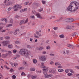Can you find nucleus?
Masks as SVG:
<instances>
[{
    "mask_svg": "<svg viewBox=\"0 0 79 79\" xmlns=\"http://www.w3.org/2000/svg\"><path fill=\"white\" fill-rule=\"evenodd\" d=\"M62 19H63V17H61L59 18V20H56V21H57V22H59V21H60L61 20H62Z\"/></svg>",
    "mask_w": 79,
    "mask_h": 79,
    "instance_id": "nucleus-15",
    "label": "nucleus"
},
{
    "mask_svg": "<svg viewBox=\"0 0 79 79\" xmlns=\"http://www.w3.org/2000/svg\"><path fill=\"white\" fill-rule=\"evenodd\" d=\"M5 38L6 39H10V37L8 36H6L5 37Z\"/></svg>",
    "mask_w": 79,
    "mask_h": 79,
    "instance_id": "nucleus-45",
    "label": "nucleus"
},
{
    "mask_svg": "<svg viewBox=\"0 0 79 79\" xmlns=\"http://www.w3.org/2000/svg\"><path fill=\"white\" fill-rule=\"evenodd\" d=\"M42 3H43V4H44V5H45V4L46 3V2H45V1L42 0Z\"/></svg>",
    "mask_w": 79,
    "mask_h": 79,
    "instance_id": "nucleus-33",
    "label": "nucleus"
},
{
    "mask_svg": "<svg viewBox=\"0 0 79 79\" xmlns=\"http://www.w3.org/2000/svg\"><path fill=\"white\" fill-rule=\"evenodd\" d=\"M27 48H32L31 47V46L28 45L27 46Z\"/></svg>",
    "mask_w": 79,
    "mask_h": 79,
    "instance_id": "nucleus-39",
    "label": "nucleus"
},
{
    "mask_svg": "<svg viewBox=\"0 0 79 79\" xmlns=\"http://www.w3.org/2000/svg\"><path fill=\"white\" fill-rule=\"evenodd\" d=\"M15 44H20V42L19 41H15Z\"/></svg>",
    "mask_w": 79,
    "mask_h": 79,
    "instance_id": "nucleus-32",
    "label": "nucleus"
},
{
    "mask_svg": "<svg viewBox=\"0 0 79 79\" xmlns=\"http://www.w3.org/2000/svg\"><path fill=\"white\" fill-rule=\"evenodd\" d=\"M24 22V21H23V20H22L21 22L20 23V25H21V24H23V23Z\"/></svg>",
    "mask_w": 79,
    "mask_h": 79,
    "instance_id": "nucleus-46",
    "label": "nucleus"
},
{
    "mask_svg": "<svg viewBox=\"0 0 79 79\" xmlns=\"http://www.w3.org/2000/svg\"><path fill=\"white\" fill-rule=\"evenodd\" d=\"M19 7V5H16L15 6L13 7V8H15V9L14 10V11H18V8Z\"/></svg>",
    "mask_w": 79,
    "mask_h": 79,
    "instance_id": "nucleus-4",
    "label": "nucleus"
},
{
    "mask_svg": "<svg viewBox=\"0 0 79 79\" xmlns=\"http://www.w3.org/2000/svg\"><path fill=\"white\" fill-rule=\"evenodd\" d=\"M20 56L18 54H17L16 55V57H17V58H19V57Z\"/></svg>",
    "mask_w": 79,
    "mask_h": 79,
    "instance_id": "nucleus-49",
    "label": "nucleus"
},
{
    "mask_svg": "<svg viewBox=\"0 0 79 79\" xmlns=\"http://www.w3.org/2000/svg\"><path fill=\"white\" fill-rule=\"evenodd\" d=\"M19 32V29H16L15 31L14 34L15 35H16L17 33H18Z\"/></svg>",
    "mask_w": 79,
    "mask_h": 79,
    "instance_id": "nucleus-8",
    "label": "nucleus"
},
{
    "mask_svg": "<svg viewBox=\"0 0 79 79\" xmlns=\"http://www.w3.org/2000/svg\"><path fill=\"white\" fill-rule=\"evenodd\" d=\"M48 69L46 67V66H45V67H44V68L43 69V71H46V70H47V69Z\"/></svg>",
    "mask_w": 79,
    "mask_h": 79,
    "instance_id": "nucleus-24",
    "label": "nucleus"
},
{
    "mask_svg": "<svg viewBox=\"0 0 79 79\" xmlns=\"http://www.w3.org/2000/svg\"><path fill=\"white\" fill-rule=\"evenodd\" d=\"M32 13H33V14H34V15H35V13H36V11L35 10H32Z\"/></svg>",
    "mask_w": 79,
    "mask_h": 79,
    "instance_id": "nucleus-42",
    "label": "nucleus"
},
{
    "mask_svg": "<svg viewBox=\"0 0 79 79\" xmlns=\"http://www.w3.org/2000/svg\"><path fill=\"white\" fill-rule=\"evenodd\" d=\"M59 37L60 38H64V35L63 34L60 35H59Z\"/></svg>",
    "mask_w": 79,
    "mask_h": 79,
    "instance_id": "nucleus-17",
    "label": "nucleus"
},
{
    "mask_svg": "<svg viewBox=\"0 0 79 79\" xmlns=\"http://www.w3.org/2000/svg\"><path fill=\"white\" fill-rule=\"evenodd\" d=\"M10 22L11 23H12L13 22V19H10Z\"/></svg>",
    "mask_w": 79,
    "mask_h": 79,
    "instance_id": "nucleus-35",
    "label": "nucleus"
},
{
    "mask_svg": "<svg viewBox=\"0 0 79 79\" xmlns=\"http://www.w3.org/2000/svg\"><path fill=\"white\" fill-rule=\"evenodd\" d=\"M45 77H46V78H48V77H51L52 76V75H47V74H46L44 75Z\"/></svg>",
    "mask_w": 79,
    "mask_h": 79,
    "instance_id": "nucleus-11",
    "label": "nucleus"
},
{
    "mask_svg": "<svg viewBox=\"0 0 79 79\" xmlns=\"http://www.w3.org/2000/svg\"><path fill=\"white\" fill-rule=\"evenodd\" d=\"M53 63H54L53 61H51L50 62V64H53Z\"/></svg>",
    "mask_w": 79,
    "mask_h": 79,
    "instance_id": "nucleus-62",
    "label": "nucleus"
},
{
    "mask_svg": "<svg viewBox=\"0 0 79 79\" xmlns=\"http://www.w3.org/2000/svg\"><path fill=\"white\" fill-rule=\"evenodd\" d=\"M22 69H23V67H20L18 69L19 70H21Z\"/></svg>",
    "mask_w": 79,
    "mask_h": 79,
    "instance_id": "nucleus-55",
    "label": "nucleus"
},
{
    "mask_svg": "<svg viewBox=\"0 0 79 79\" xmlns=\"http://www.w3.org/2000/svg\"><path fill=\"white\" fill-rule=\"evenodd\" d=\"M69 69H66V70H65V72L66 73H68V72H69Z\"/></svg>",
    "mask_w": 79,
    "mask_h": 79,
    "instance_id": "nucleus-37",
    "label": "nucleus"
},
{
    "mask_svg": "<svg viewBox=\"0 0 79 79\" xmlns=\"http://www.w3.org/2000/svg\"><path fill=\"white\" fill-rule=\"evenodd\" d=\"M19 53L22 56H24L25 57H27L29 55V51L27 49H20L19 52Z\"/></svg>",
    "mask_w": 79,
    "mask_h": 79,
    "instance_id": "nucleus-2",
    "label": "nucleus"
},
{
    "mask_svg": "<svg viewBox=\"0 0 79 79\" xmlns=\"http://www.w3.org/2000/svg\"><path fill=\"white\" fill-rule=\"evenodd\" d=\"M12 8L11 7H9L8 9V11H10V10H11Z\"/></svg>",
    "mask_w": 79,
    "mask_h": 79,
    "instance_id": "nucleus-51",
    "label": "nucleus"
},
{
    "mask_svg": "<svg viewBox=\"0 0 79 79\" xmlns=\"http://www.w3.org/2000/svg\"><path fill=\"white\" fill-rule=\"evenodd\" d=\"M76 33H73L72 34V35L73 36V37H75L76 36Z\"/></svg>",
    "mask_w": 79,
    "mask_h": 79,
    "instance_id": "nucleus-25",
    "label": "nucleus"
},
{
    "mask_svg": "<svg viewBox=\"0 0 79 79\" xmlns=\"http://www.w3.org/2000/svg\"><path fill=\"white\" fill-rule=\"evenodd\" d=\"M20 12H21V13H23V12H24V10L23 9L21 10H20Z\"/></svg>",
    "mask_w": 79,
    "mask_h": 79,
    "instance_id": "nucleus-58",
    "label": "nucleus"
},
{
    "mask_svg": "<svg viewBox=\"0 0 79 79\" xmlns=\"http://www.w3.org/2000/svg\"><path fill=\"white\" fill-rule=\"evenodd\" d=\"M69 70L70 71V73H74V71H73V69H69Z\"/></svg>",
    "mask_w": 79,
    "mask_h": 79,
    "instance_id": "nucleus-26",
    "label": "nucleus"
},
{
    "mask_svg": "<svg viewBox=\"0 0 79 79\" xmlns=\"http://www.w3.org/2000/svg\"><path fill=\"white\" fill-rule=\"evenodd\" d=\"M19 16H18V15H16L15 16V18H19Z\"/></svg>",
    "mask_w": 79,
    "mask_h": 79,
    "instance_id": "nucleus-59",
    "label": "nucleus"
},
{
    "mask_svg": "<svg viewBox=\"0 0 79 79\" xmlns=\"http://www.w3.org/2000/svg\"><path fill=\"white\" fill-rule=\"evenodd\" d=\"M23 63L25 66H26L27 64V61H24Z\"/></svg>",
    "mask_w": 79,
    "mask_h": 79,
    "instance_id": "nucleus-27",
    "label": "nucleus"
},
{
    "mask_svg": "<svg viewBox=\"0 0 79 79\" xmlns=\"http://www.w3.org/2000/svg\"><path fill=\"white\" fill-rule=\"evenodd\" d=\"M41 68H44L45 67V66L44 65H41Z\"/></svg>",
    "mask_w": 79,
    "mask_h": 79,
    "instance_id": "nucleus-54",
    "label": "nucleus"
},
{
    "mask_svg": "<svg viewBox=\"0 0 79 79\" xmlns=\"http://www.w3.org/2000/svg\"><path fill=\"white\" fill-rule=\"evenodd\" d=\"M2 44L4 46H6V45L8 44V43L7 41H3L2 42Z\"/></svg>",
    "mask_w": 79,
    "mask_h": 79,
    "instance_id": "nucleus-7",
    "label": "nucleus"
},
{
    "mask_svg": "<svg viewBox=\"0 0 79 79\" xmlns=\"http://www.w3.org/2000/svg\"><path fill=\"white\" fill-rule=\"evenodd\" d=\"M66 52H67V54L69 55V51L68 50H67Z\"/></svg>",
    "mask_w": 79,
    "mask_h": 79,
    "instance_id": "nucleus-41",
    "label": "nucleus"
},
{
    "mask_svg": "<svg viewBox=\"0 0 79 79\" xmlns=\"http://www.w3.org/2000/svg\"><path fill=\"white\" fill-rule=\"evenodd\" d=\"M29 3V2H26L25 3V5H27V4H28V3Z\"/></svg>",
    "mask_w": 79,
    "mask_h": 79,
    "instance_id": "nucleus-56",
    "label": "nucleus"
},
{
    "mask_svg": "<svg viewBox=\"0 0 79 79\" xmlns=\"http://www.w3.org/2000/svg\"><path fill=\"white\" fill-rule=\"evenodd\" d=\"M75 67L76 68H77V69H79V66H76Z\"/></svg>",
    "mask_w": 79,
    "mask_h": 79,
    "instance_id": "nucleus-61",
    "label": "nucleus"
},
{
    "mask_svg": "<svg viewBox=\"0 0 79 79\" xmlns=\"http://www.w3.org/2000/svg\"><path fill=\"white\" fill-rule=\"evenodd\" d=\"M1 21H5L6 23H7V19H5V18L2 19H1Z\"/></svg>",
    "mask_w": 79,
    "mask_h": 79,
    "instance_id": "nucleus-13",
    "label": "nucleus"
},
{
    "mask_svg": "<svg viewBox=\"0 0 79 79\" xmlns=\"http://www.w3.org/2000/svg\"><path fill=\"white\" fill-rule=\"evenodd\" d=\"M59 64L57 62L56 63H55V65H56V66H58V65Z\"/></svg>",
    "mask_w": 79,
    "mask_h": 79,
    "instance_id": "nucleus-53",
    "label": "nucleus"
},
{
    "mask_svg": "<svg viewBox=\"0 0 79 79\" xmlns=\"http://www.w3.org/2000/svg\"><path fill=\"white\" fill-rule=\"evenodd\" d=\"M55 18V16H52L50 18V19H54Z\"/></svg>",
    "mask_w": 79,
    "mask_h": 79,
    "instance_id": "nucleus-36",
    "label": "nucleus"
},
{
    "mask_svg": "<svg viewBox=\"0 0 79 79\" xmlns=\"http://www.w3.org/2000/svg\"><path fill=\"white\" fill-rule=\"evenodd\" d=\"M70 20L71 22H73V21H74V19H73V18H70Z\"/></svg>",
    "mask_w": 79,
    "mask_h": 79,
    "instance_id": "nucleus-38",
    "label": "nucleus"
},
{
    "mask_svg": "<svg viewBox=\"0 0 79 79\" xmlns=\"http://www.w3.org/2000/svg\"><path fill=\"white\" fill-rule=\"evenodd\" d=\"M39 31H36V34H37L38 36H39V37H40V36H41V34H39Z\"/></svg>",
    "mask_w": 79,
    "mask_h": 79,
    "instance_id": "nucleus-19",
    "label": "nucleus"
},
{
    "mask_svg": "<svg viewBox=\"0 0 79 79\" xmlns=\"http://www.w3.org/2000/svg\"><path fill=\"white\" fill-rule=\"evenodd\" d=\"M52 70V73H55V70Z\"/></svg>",
    "mask_w": 79,
    "mask_h": 79,
    "instance_id": "nucleus-64",
    "label": "nucleus"
},
{
    "mask_svg": "<svg viewBox=\"0 0 79 79\" xmlns=\"http://www.w3.org/2000/svg\"><path fill=\"white\" fill-rule=\"evenodd\" d=\"M13 26V25L12 24H9L6 26V27H10V26Z\"/></svg>",
    "mask_w": 79,
    "mask_h": 79,
    "instance_id": "nucleus-22",
    "label": "nucleus"
},
{
    "mask_svg": "<svg viewBox=\"0 0 79 79\" xmlns=\"http://www.w3.org/2000/svg\"><path fill=\"white\" fill-rule=\"evenodd\" d=\"M43 74L44 75H46L47 74V71L43 70Z\"/></svg>",
    "mask_w": 79,
    "mask_h": 79,
    "instance_id": "nucleus-23",
    "label": "nucleus"
},
{
    "mask_svg": "<svg viewBox=\"0 0 79 79\" xmlns=\"http://www.w3.org/2000/svg\"><path fill=\"white\" fill-rule=\"evenodd\" d=\"M33 61L34 63H36L37 62L36 60L35 59L33 60Z\"/></svg>",
    "mask_w": 79,
    "mask_h": 79,
    "instance_id": "nucleus-29",
    "label": "nucleus"
},
{
    "mask_svg": "<svg viewBox=\"0 0 79 79\" xmlns=\"http://www.w3.org/2000/svg\"><path fill=\"white\" fill-rule=\"evenodd\" d=\"M8 48H9L11 49L13 48V45L12 44H9L8 45Z\"/></svg>",
    "mask_w": 79,
    "mask_h": 79,
    "instance_id": "nucleus-16",
    "label": "nucleus"
},
{
    "mask_svg": "<svg viewBox=\"0 0 79 79\" xmlns=\"http://www.w3.org/2000/svg\"><path fill=\"white\" fill-rule=\"evenodd\" d=\"M43 11V9H40L39 10V11L40 12H41V11Z\"/></svg>",
    "mask_w": 79,
    "mask_h": 79,
    "instance_id": "nucleus-50",
    "label": "nucleus"
},
{
    "mask_svg": "<svg viewBox=\"0 0 79 79\" xmlns=\"http://www.w3.org/2000/svg\"><path fill=\"white\" fill-rule=\"evenodd\" d=\"M67 75L68 76H73V74L70 73H68Z\"/></svg>",
    "mask_w": 79,
    "mask_h": 79,
    "instance_id": "nucleus-28",
    "label": "nucleus"
},
{
    "mask_svg": "<svg viewBox=\"0 0 79 79\" xmlns=\"http://www.w3.org/2000/svg\"><path fill=\"white\" fill-rule=\"evenodd\" d=\"M24 74H25L24 72H23L22 73H21V75H22V76H24Z\"/></svg>",
    "mask_w": 79,
    "mask_h": 79,
    "instance_id": "nucleus-52",
    "label": "nucleus"
},
{
    "mask_svg": "<svg viewBox=\"0 0 79 79\" xmlns=\"http://www.w3.org/2000/svg\"><path fill=\"white\" fill-rule=\"evenodd\" d=\"M30 71H35V69L34 68H32L30 69Z\"/></svg>",
    "mask_w": 79,
    "mask_h": 79,
    "instance_id": "nucleus-40",
    "label": "nucleus"
},
{
    "mask_svg": "<svg viewBox=\"0 0 79 79\" xmlns=\"http://www.w3.org/2000/svg\"><path fill=\"white\" fill-rule=\"evenodd\" d=\"M34 5H35L36 6H39L40 5V4H39V3H37V2H35L34 3H33Z\"/></svg>",
    "mask_w": 79,
    "mask_h": 79,
    "instance_id": "nucleus-9",
    "label": "nucleus"
},
{
    "mask_svg": "<svg viewBox=\"0 0 79 79\" xmlns=\"http://www.w3.org/2000/svg\"><path fill=\"white\" fill-rule=\"evenodd\" d=\"M69 18L65 20V22L67 23H69Z\"/></svg>",
    "mask_w": 79,
    "mask_h": 79,
    "instance_id": "nucleus-21",
    "label": "nucleus"
},
{
    "mask_svg": "<svg viewBox=\"0 0 79 79\" xmlns=\"http://www.w3.org/2000/svg\"><path fill=\"white\" fill-rule=\"evenodd\" d=\"M9 0H5L4 3H2L3 6H5V3H6Z\"/></svg>",
    "mask_w": 79,
    "mask_h": 79,
    "instance_id": "nucleus-14",
    "label": "nucleus"
},
{
    "mask_svg": "<svg viewBox=\"0 0 79 79\" xmlns=\"http://www.w3.org/2000/svg\"><path fill=\"white\" fill-rule=\"evenodd\" d=\"M41 60L42 61H45L47 60V58L44 56H41Z\"/></svg>",
    "mask_w": 79,
    "mask_h": 79,
    "instance_id": "nucleus-3",
    "label": "nucleus"
},
{
    "mask_svg": "<svg viewBox=\"0 0 79 79\" xmlns=\"http://www.w3.org/2000/svg\"><path fill=\"white\" fill-rule=\"evenodd\" d=\"M50 46H48L47 47L46 49L47 50H48V49H50Z\"/></svg>",
    "mask_w": 79,
    "mask_h": 79,
    "instance_id": "nucleus-48",
    "label": "nucleus"
},
{
    "mask_svg": "<svg viewBox=\"0 0 79 79\" xmlns=\"http://www.w3.org/2000/svg\"><path fill=\"white\" fill-rule=\"evenodd\" d=\"M4 66H5V67L6 68V69H10V68H9L8 67H7L6 66V65H5Z\"/></svg>",
    "mask_w": 79,
    "mask_h": 79,
    "instance_id": "nucleus-57",
    "label": "nucleus"
},
{
    "mask_svg": "<svg viewBox=\"0 0 79 79\" xmlns=\"http://www.w3.org/2000/svg\"><path fill=\"white\" fill-rule=\"evenodd\" d=\"M13 4V2L11 1H10L9 2H7L6 3H5V5L6 6H10V5H12Z\"/></svg>",
    "mask_w": 79,
    "mask_h": 79,
    "instance_id": "nucleus-6",
    "label": "nucleus"
},
{
    "mask_svg": "<svg viewBox=\"0 0 79 79\" xmlns=\"http://www.w3.org/2000/svg\"><path fill=\"white\" fill-rule=\"evenodd\" d=\"M63 54H64V55H65V54H66V52H65V51H63Z\"/></svg>",
    "mask_w": 79,
    "mask_h": 79,
    "instance_id": "nucleus-63",
    "label": "nucleus"
},
{
    "mask_svg": "<svg viewBox=\"0 0 79 79\" xmlns=\"http://www.w3.org/2000/svg\"><path fill=\"white\" fill-rule=\"evenodd\" d=\"M58 71L59 73H61V72H63V71H64V70L63 69H58Z\"/></svg>",
    "mask_w": 79,
    "mask_h": 79,
    "instance_id": "nucleus-18",
    "label": "nucleus"
},
{
    "mask_svg": "<svg viewBox=\"0 0 79 79\" xmlns=\"http://www.w3.org/2000/svg\"><path fill=\"white\" fill-rule=\"evenodd\" d=\"M53 29L54 30H55V31H56V30H57V29H58V28L57 27H54Z\"/></svg>",
    "mask_w": 79,
    "mask_h": 79,
    "instance_id": "nucleus-34",
    "label": "nucleus"
},
{
    "mask_svg": "<svg viewBox=\"0 0 79 79\" xmlns=\"http://www.w3.org/2000/svg\"><path fill=\"white\" fill-rule=\"evenodd\" d=\"M67 46L69 48H72V49H74L75 47V46L74 45H71L69 44H67Z\"/></svg>",
    "mask_w": 79,
    "mask_h": 79,
    "instance_id": "nucleus-5",
    "label": "nucleus"
},
{
    "mask_svg": "<svg viewBox=\"0 0 79 79\" xmlns=\"http://www.w3.org/2000/svg\"><path fill=\"white\" fill-rule=\"evenodd\" d=\"M36 16L37 17H38V18H39L41 19H43V18H42V17L40 16V14H36Z\"/></svg>",
    "mask_w": 79,
    "mask_h": 79,
    "instance_id": "nucleus-10",
    "label": "nucleus"
},
{
    "mask_svg": "<svg viewBox=\"0 0 79 79\" xmlns=\"http://www.w3.org/2000/svg\"><path fill=\"white\" fill-rule=\"evenodd\" d=\"M13 52L14 53H16L17 52V50L16 49H14L13 51Z\"/></svg>",
    "mask_w": 79,
    "mask_h": 79,
    "instance_id": "nucleus-30",
    "label": "nucleus"
},
{
    "mask_svg": "<svg viewBox=\"0 0 79 79\" xmlns=\"http://www.w3.org/2000/svg\"><path fill=\"white\" fill-rule=\"evenodd\" d=\"M31 78L32 79H35V78H36V77H35V76H33V75H31Z\"/></svg>",
    "mask_w": 79,
    "mask_h": 79,
    "instance_id": "nucleus-20",
    "label": "nucleus"
},
{
    "mask_svg": "<svg viewBox=\"0 0 79 79\" xmlns=\"http://www.w3.org/2000/svg\"><path fill=\"white\" fill-rule=\"evenodd\" d=\"M42 54L43 55H45V54H46V52L45 51H44L42 52Z\"/></svg>",
    "mask_w": 79,
    "mask_h": 79,
    "instance_id": "nucleus-47",
    "label": "nucleus"
},
{
    "mask_svg": "<svg viewBox=\"0 0 79 79\" xmlns=\"http://www.w3.org/2000/svg\"><path fill=\"white\" fill-rule=\"evenodd\" d=\"M40 50H43V49L44 48L42 46H41V47H40Z\"/></svg>",
    "mask_w": 79,
    "mask_h": 79,
    "instance_id": "nucleus-60",
    "label": "nucleus"
},
{
    "mask_svg": "<svg viewBox=\"0 0 79 79\" xmlns=\"http://www.w3.org/2000/svg\"><path fill=\"white\" fill-rule=\"evenodd\" d=\"M12 77L14 79H16V76L15 75H13L12 76Z\"/></svg>",
    "mask_w": 79,
    "mask_h": 79,
    "instance_id": "nucleus-43",
    "label": "nucleus"
},
{
    "mask_svg": "<svg viewBox=\"0 0 79 79\" xmlns=\"http://www.w3.org/2000/svg\"><path fill=\"white\" fill-rule=\"evenodd\" d=\"M49 55L50 56H55V55L52 53H50V54H49Z\"/></svg>",
    "mask_w": 79,
    "mask_h": 79,
    "instance_id": "nucleus-44",
    "label": "nucleus"
},
{
    "mask_svg": "<svg viewBox=\"0 0 79 79\" xmlns=\"http://www.w3.org/2000/svg\"><path fill=\"white\" fill-rule=\"evenodd\" d=\"M66 28L67 29H72L71 27L69 25L67 26L66 27Z\"/></svg>",
    "mask_w": 79,
    "mask_h": 79,
    "instance_id": "nucleus-12",
    "label": "nucleus"
},
{
    "mask_svg": "<svg viewBox=\"0 0 79 79\" xmlns=\"http://www.w3.org/2000/svg\"><path fill=\"white\" fill-rule=\"evenodd\" d=\"M11 66L12 67H15L16 66V64L15 63H14L12 64V65H11Z\"/></svg>",
    "mask_w": 79,
    "mask_h": 79,
    "instance_id": "nucleus-31",
    "label": "nucleus"
},
{
    "mask_svg": "<svg viewBox=\"0 0 79 79\" xmlns=\"http://www.w3.org/2000/svg\"><path fill=\"white\" fill-rule=\"evenodd\" d=\"M79 8V3L76 1L73 2L67 9V11H75Z\"/></svg>",
    "mask_w": 79,
    "mask_h": 79,
    "instance_id": "nucleus-1",
    "label": "nucleus"
}]
</instances>
